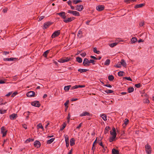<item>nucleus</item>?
I'll return each instance as SVG.
<instances>
[{
    "label": "nucleus",
    "instance_id": "f257e3e1",
    "mask_svg": "<svg viewBox=\"0 0 154 154\" xmlns=\"http://www.w3.org/2000/svg\"><path fill=\"white\" fill-rule=\"evenodd\" d=\"M57 14L59 15L62 19H64L63 21L66 23L70 22L75 19V18L74 17H70L66 18V13L63 11L57 13Z\"/></svg>",
    "mask_w": 154,
    "mask_h": 154
},
{
    "label": "nucleus",
    "instance_id": "f03ea898",
    "mask_svg": "<svg viewBox=\"0 0 154 154\" xmlns=\"http://www.w3.org/2000/svg\"><path fill=\"white\" fill-rule=\"evenodd\" d=\"M67 12L68 13L72 14L75 16H80L79 13L78 12L76 11L69 10L67 11Z\"/></svg>",
    "mask_w": 154,
    "mask_h": 154
},
{
    "label": "nucleus",
    "instance_id": "7ed1b4c3",
    "mask_svg": "<svg viewBox=\"0 0 154 154\" xmlns=\"http://www.w3.org/2000/svg\"><path fill=\"white\" fill-rule=\"evenodd\" d=\"M83 65L84 66L86 67H88L90 66V64L89 60L87 58H85L84 59L83 63Z\"/></svg>",
    "mask_w": 154,
    "mask_h": 154
},
{
    "label": "nucleus",
    "instance_id": "20e7f679",
    "mask_svg": "<svg viewBox=\"0 0 154 154\" xmlns=\"http://www.w3.org/2000/svg\"><path fill=\"white\" fill-rule=\"evenodd\" d=\"M145 148L146 149V151L147 154H151V147L148 144H147L145 145Z\"/></svg>",
    "mask_w": 154,
    "mask_h": 154
},
{
    "label": "nucleus",
    "instance_id": "39448f33",
    "mask_svg": "<svg viewBox=\"0 0 154 154\" xmlns=\"http://www.w3.org/2000/svg\"><path fill=\"white\" fill-rule=\"evenodd\" d=\"M70 59V58L69 57H64L63 58H62L59 60H58V62L61 63H65L67 61H68Z\"/></svg>",
    "mask_w": 154,
    "mask_h": 154
},
{
    "label": "nucleus",
    "instance_id": "423d86ee",
    "mask_svg": "<svg viewBox=\"0 0 154 154\" xmlns=\"http://www.w3.org/2000/svg\"><path fill=\"white\" fill-rule=\"evenodd\" d=\"M60 30L56 31L52 34L51 37L52 38H54L60 35Z\"/></svg>",
    "mask_w": 154,
    "mask_h": 154
},
{
    "label": "nucleus",
    "instance_id": "0eeeda50",
    "mask_svg": "<svg viewBox=\"0 0 154 154\" xmlns=\"http://www.w3.org/2000/svg\"><path fill=\"white\" fill-rule=\"evenodd\" d=\"M31 105L34 106L39 107L40 106L41 104L38 101H35L31 103Z\"/></svg>",
    "mask_w": 154,
    "mask_h": 154
},
{
    "label": "nucleus",
    "instance_id": "6e6552de",
    "mask_svg": "<svg viewBox=\"0 0 154 154\" xmlns=\"http://www.w3.org/2000/svg\"><path fill=\"white\" fill-rule=\"evenodd\" d=\"M52 23L50 22H46L44 23L43 28L44 29H46Z\"/></svg>",
    "mask_w": 154,
    "mask_h": 154
},
{
    "label": "nucleus",
    "instance_id": "1a4fd4ad",
    "mask_svg": "<svg viewBox=\"0 0 154 154\" xmlns=\"http://www.w3.org/2000/svg\"><path fill=\"white\" fill-rule=\"evenodd\" d=\"M35 95V93L33 91H30L28 92L27 94L26 95L28 97H34Z\"/></svg>",
    "mask_w": 154,
    "mask_h": 154
},
{
    "label": "nucleus",
    "instance_id": "9d476101",
    "mask_svg": "<svg viewBox=\"0 0 154 154\" xmlns=\"http://www.w3.org/2000/svg\"><path fill=\"white\" fill-rule=\"evenodd\" d=\"M7 131L6 130L4 127H2L1 128V132L2 134V137L5 136L7 134Z\"/></svg>",
    "mask_w": 154,
    "mask_h": 154
},
{
    "label": "nucleus",
    "instance_id": "9b49d317",
    "mask_svg": "<svg viewBox=\"0 0 154 154\" xmlns=\"http://www.w3.org/2000/svg\"><path fill=\"white\" fill-rule=\"evenodd\" d=\"M110 134L112 136L116 137L117 134L116 132V129L114 127L112 128V131H110Z\"/></svg>",
    "mask_w": 154,
    "mask_h": 154
},
{
    "label": "nucleus",
    "instance_id": "f8f14e48",
    "mask_svg": "<svg viewBox=\"0 0 154 154\" xmlns=\"http://www.w3.org/2000/svg\"><path fill=\"white\" fill-rule=\"evenodd\" d=\"M104 9V6L103 5H99L96 7L97 10L100 11L103 10Z\"/></svg>",
    "mask_w": 154,
    "mask_h": 154
},
{
    "label": "nucleus",
    "instance_id": "ddd939ff",
    "mask_svg": "<svg viewBox=\"0 0 154 154\" xmlns=\"http://www.w3.org/2000/svg\"><path fill=\"white\" fill-rule=\"evenodd\" d=\"M84 8L82 5H77L76 6V8L75 10L79 11H82L83 9Z\"/></svg>",
    "mask_w": 154,
    "mask_h": 154
},
{
    "label": "nucleus",
    "instance_id": "4468645a",
    "mask_svg": "<svg viewBox=\"0 0 154 154\" xmlns=\"http://www.w3.org/2000/svg\"><path fill=\"white\" fill-rule=\"evenodd\" d=\"M34 146L38 148L40 147L41 146V143L38 140H36L34 142Z\"/></svg>",
    "mask_w": 154,
    "mask_h": 154
},
{
    "label": "nucleus",
    "instance_id": "2eb2a0df",
    "mask_svg": "<svg viewBox=\"0 0 154 154\" xmlns=\"http://www.w3.org/2000/svg\"><path fill=\"white\" fill-rule=\"evenodd\" d=\"M17 116V115L14 113H13L11 115H10L9 117L11 120H14L15 119Z\"/></svg>",
    "mask_w": 154,
    "mask_h": 154
},
{
    "label": "nucleus",
    "instance_id": "dca6fc26",
    "mask_svg": "<svg viewBox=\"0 0 154 154\" xmlns=\"http://www.w3.org/2000/svg\"><path fill=\"white\" fill-rule=\"evenodd\" d=\"M145 5V3H142L139 4H137L135 6L134 8H140L142 7Z\"/></svg>",
    "mask_w": 154,
    "mask_h": 154
},
{
    "label": "nucleus",
    "instance_id": "f3484780",
    "mask_svg": "<svg viewBox=\"0 0 154 154\" xmlns=\"http://www.w3.org/2000/svg\"><path fill=\"white\" fill-rule=\"evenodd\" d=\"M81 116H90V114L89 112H84L82 113L80 115Z\"/></svg>",
    "mask_w": 154,
    "mask_h": 154
},
{
    "label": "nucleus",
    "instance_id": "a211bd4d",
    "mask_svg": "<svg viewBox=\"0 0 154 154\" xmlns=\"http://www.w3.org/2000/svg\"><path fill=\"white\" fill-rule=\"evenodd\" d=\"M129 122V120L128 119H125L124 122L122 125V126H123L124 128L126 127V126L128 123Z\"/></svg>",
    "mask_w": 154,
    "mask_h": 154
},
{
    "label": "nucleus",
    "instance_id": "6ab92c4d",
    "mask_svg": "<svg viewBox=\"0 0 154 154\" xmlns=\"http://www.w3.org/2000/svg\"><path fill=\"white\" fill-rule=\"evenodd\" d=\"M75 140L74 138H71L70 140V145L71 146H72L75 144Z\"/></svg>",
    "mask_w": 154,
    "mask_h": 154
},
{
    "label": "nucleus",
    "instance_id": "aec40b11",
    "mask_svg": "<svg viewBox=\"0 0 154 154\" xmlns=\"http://www.w3.org/2000/svg\"><path fill=\"white\" fill-rule=\"evenodd\" d=\"M120 63H121V65H122L124 67H126V64L124 60H122Z\"/></svg>",
    "mask_w": 154,
    "mask_h": 154
},
{
    "label": "nucleus",
    "instance_id": "412c9836",
    "mask_svg": "<svg viewBox=\"0 0 154 154\" xmlns=\"http://www.w3.org/2000/svg\"><path fill=\"white\" fill-rule=\"evenodd\" d=\"M137 41V39L135 37H132L131 39V43H134Z\"/></svg>",
    "mask_w": 154,
    "mask_h": 154
},
{
    "label": "nucleus",
    "instance_id": "4be33fe9",
    "mask_svg": "<svg viewBox=\"0 0 154 154\" xmlns=\"http://www.w3.org/2000/svg\"><path fill=\"white\" fill-rule=\"evenodd\" d=\"M119 151L115 149H113L112 150V154H119Z\"/></svg>",
    "mask_w": 154,
    "mask_h": 154
},
{
    "label": "nucleus",
    "instance_id": "5701e85b",
    "mask_svg": "<svg viewBox=\"0 0 154 154\" xmlns=\"http://www.w3.org/2000/svg\"><path fill=\"white\" fill-rule=\"evenodd\" d=\"M116 137L112 136L110 137L109 138V141L110 142H112L113 141H114L116 139Z\"/></svg>",
    "mask_w": 154,
    "mask_h": 154
},
{
    "label": "nucleus",
    "instance_id": "b1692460",
    "mask_svg": "<svg viewBox=\"0 0 154 154\" xmlns=\"http://www.w3.org/2000/svg\"><path fill=\"white\" fill-rule=\"evenodd\" d=\"M15 59L16 58H13L12 57H11L10 58H4L3 60L4 61H13L14 59Z\"/></svg>",
    "mask_w": 154,
    "mask_h": 154
},
{
    "label": "nucleus",
    "instance_id": "393cba45",
    "mask_svg": "<svg viewBox=\"0 0 154 154\" xmlns=\"http://www.w3.org/2000/svg\"><path fill=\"white\" fill-rule=\"evenodd\" d=\"M88 70V69H79L78 70V71L79 72H80L81 73H82L83 72H86Z\"/></svg>",
    "mask_w": 154,
    "mask_h": 154
},
{
    "label": "nucleus",
    "instance_id": "a878e982",
    "mask_svg": "<svg viewBox=\"0 0 154 154\" xmlns=\"http://www.w3.org/2000/svg\"><path fill=\"white\" fill-rule=\"evenodd\" d=\"M110 129V128L109 127V126H106L105 128V130L104 131L105 134H106V133H108L109 130Z\"/></svg>",
    "mask_w": 154,
    "mask_h": 154
},
{
    "label": "nucleus",
    "instance_id": "bb28decb",
    "mask_svg": "<svg viewBox=\"0 0 154 154\" xmlns=\"http://www.w3.org/2000/svg\"><path fill=\"white\" fill-rule=\"evenodd\" d=\"M101 117L103 119L104 121L107 120V116L106 115L103 114L101 115Z\"/></svg>",
    "mask_w": 154,
    "mask_h": 154
},
{
    "label": "nucleus",
    "instance_id": "cd10ccee",
    "mask_svg": "<svg viewBox=\"0 0 154 154\" xmlns=\"http://www.w3.org/2000/svg\"><path fill=\"white\" fill-rule=\"evenodd\" d=\"M34 140V139H32L30 138H29L27 139L25 141V143H28L29 142L31 141H33Z\"/></svg>",
    "mask_w": 154,
    "mask_h": 154
},
{
    "label": "nucleus",
    "instance_id": "c85d7f7f",
    "mask_svg": "<svg viewBox=\"0 0 154 154\" xmlns=\"http://www.w3.org/2000/svg\"><path fill=\"white\" fill-rule=\"evenodd\" d=\"M134 91V88L133 87H129L128 89V92L130 93L133 92Z\"/></svg>",
    "mask_w": 154,
    "mask_h": 154
},
{
    "label": "nucleus",
    "instance_id": "c756f323",
    "mask_svg": "<svg viewBox=\"0 0 154 154\" xmlns=\"http://www.w3.org/2000/svg\"><path fill=\"white\" fill-rule=\"evenodd\" d=\"M82 31H81L80 30H79L77 34V35L78 37H79L80 38H81L82 37Z\"/></svg>",
    "mask_w": 154,
    "mask_h": 154
},
{
    "label": "nucleus",
    "instance_id": "7c9ffc66",
    "mask_svg": "<svg viewBox=\"0 0 154 154\" xmlns=\"http://www.w3.org/2000/svg\"><path fill=\"white\" fill-rule=\"evenodd\" d=\"M71 87V85L65 86L64 88V90L66 91H68Z\"/></svg>",
    "mask_w": 154,
    "mask_h": 154
},
{
    "label": "nucleus",
    "instance_id": "2f4dec72",
    "mask_svg": "<svg viewBox=\"0 0 154 154\" xmlns=\"http://www.w3.org/2000/svg\"><path fill=\"white\" fill-rule=\"evenodd\" d=\"M110 60L109 59H107L104 63V65L106 66L109 65L110 63Z\"/></svg>",
    "mask_w": 154,
    "mask_h": 154
},
{
    "label": "nucleus",
    "instance_id": "473e14b6",
    "mask_svg": "<svg viewBox=\"0 0 154 154\" xmlns=\"http://www.w3.org/2000/svg\"><path fill=\"white\" fill-rule=\"evenodd\" d=\"M49 51L50 50H48L45 51L43 54V56H44L45 57H47L48 54L49 52Z\"/></svg>",
    "mask_w": 154,
    "mask_h": 154
},
{
    "label": "nucleus",
    "instance_id": "72a5a7b5",
    "mask_svg": "<svg viewBox=\"0 0 154 154\" xmlns=\"http://www.w3.org/2000/svg\"><path fill=\"white\" fill-rule=\"evenodd\" d=\"M108 79L110 81H112L114 79V77L113 75H110L108 76Z\"/></svg>",
    "mask_w": 154,
    "mask_h": 154
},
{
    "label": "nucleus",
    "instance_id": "f704fd0d",
    "mask_svg": "<svg viewBox=\"0 0 154 154\" xmlns=\"http://www.w3.org/2000/svg\"><path fill=\"white\" fill-rule=\"evenodd\" d=\"M76 60L79 63H82V58L79 57H77L76 58Z\"/></svg>",
    "mask_w": 154,
    "mask_h": 154
},
{
    "label": "nucleus",
    "instance_id": "c9c22d12",
    "mask_svg": "<svg viewBox=\"0 0 154 154\" xmlns=\"http://www.w3.org/2000/svg\"><path fill=\"white\" fill-rule=\"evenodd\" d=\"M54 140V138H51V139L49 140H48L47 141V143L48 144H50Z\"/></svg>",
    "mask_w": 154,
    "mask_h": 154
},
{
    "label": "nucleus",
    "instance_id": "e433bc0d",
    "mask_svg": "<svg viewBox=\"0 0 154 154\" xmlns=\"http://www.w3.org/2000/svg\"><path fill=\"white\" fill-rule=\"evenodd\" d=\"M30 113V112H29L28 111L27 112H25L24 113V115L25 116L26 115H27L26 117V119H28V118L29 117V114Z\"/></svg>",
    "mask_w": 154,
    "mask_h": 154
},
{
    "label": "nucleus",
    "instance_id": "4c0bfd02",
    "mask_svg": "<svg viewBox=\"0 0 154 154\" xmlns=\"http://www.w3.org/2000/svg\"><path fill=\"white\" fill-rule=\"evenodd\" d=\"M82 2V1L80 0H72L73 3L75 4Z\"/></svg>",
    "mask_w": 154,
    "mask_h": 154
},
{
    "label": "nucleus",
    "instance_id": "58836bf2",
    "mask_svg": "<svg viewBox=\"0 0 154 154\" xmlns=\"http://www.w3.org/2000/svg\"><path fill=\"white\" fill-rule=\"evenodd\" d=\"M66 126V124L65 123H64L62 125V127L61 128L60 130L62 131L63 130L64 128H65Z\"/></svg>",
    "mask_w": 154,
    "mask_h": 154
},
{
    "label": "nucleus",
    "instance_id": "ea45409f",
    "mask_svg": "<svg viewBox=\"0 0 154 154\" xmlns=\"http://www.w3.org/2000/svg\"><path fill=\"white\" fill-rule=\"evenodd\" d=\"M136 0H125V1L127 3H130V2H135Z\"/></svg>",
    "mask_w": 154,
    "mask_h": 154
},
{
    "label": "nucleus",
    "instance_id": "a19ab883",
    "mask_svg": "<svg viewBox=\"0 0 154 154\" xmlns=\"http://www.w3.org/2000/svg\"><path fill=\"white\" fill-rule=\"evenodd\" d=\"M117 44V43L115 42L110 44L109 45L111 47L113 48L116 46Z\"/></svg>",
    "mask_w": 154,
    "mask_h": 154
},
{
    "label": "nucleus",
    "instance_id": "79ce46f5",
    "mask_svg": "<svg viewBox=\"0 0 154 154\" xmlns=\"http://www.w3.org/2000/svg\"><path fill=\"white\" fill-rule=\"evenodd\" d=\"M64 137L65 139V141H69V137L68 135H64Z\"/></svg>",
    "mask_w": 154,
    "mask_h": 154
},
{
    "label": "nucleus",
    "instance_id": "37998d69",
    "mask_svg": "<svg viewBox=\"0 0 154 154\" xmlns=\"http://www.w3.org/2000/svg\"><path fill=\"white\" fill-rule=\"evenodd\" d=\"M113 91L111 90H107L106 91H105V92L107 93H112Z\"/></svg>",
    "mask_w": 154,
    "mask_h": 154
},
{
    "label": "nucleus",
    "instance_id": "c03bdc74",
    "mask_svg": "<svg viewBox=\"0 0 154 154\" xmlns=\"http://www.w3.org/2000/svg\"><path fill=\"white\" fill-rule=\"evenodd\" d=\"M121 64L120 62H119L117 63V64L115 66L116 67L118 68H120L121 67Z\"/></svg>",
    "mask_w": 154,
    "mask_h": 154
},
{
    "label": "nucleus",
    "instance_id": "a18cd8bd",
    "mask_svg": "<svg viewBox=\"0 0 154 154\" xmlns=\"http://www.w3.org/2000/svg\"><path fill=\"white\" fill-rule=\"evenodd\" d=\"M124 73V72L123 71H119L118 72V76H122L123 75V73Z\"/></svg>",
    "mask_w": 154,
    "mask_h": 154
},
{
    "label": "nucleus",
    "instance_id": "49530a36",
    "mask_svg": "<svg viewBox=\"0 0 154 154\" xmlns=\"http://www.w3.org/2000/svg\"><path fill=\"white\" fill-rule=\"evenodd\" d=\"M124 79H127L128 80H129L132 81V80L130 77H125L124 78Z\"/></svg>",
    "mask_w": 154,
    "mask_h": 154
},
{
    "label": "nucleus",
    "instance_id": "de8ad7c7",
    "mask_svg": "<svg viewBox=\"0 0 154 154\" xmlns=\"http://www.w3.org/2000/svg\"><path fill=\"white\" fill-rule=\"evenodd\" d=\"M135 86L137 88H139L141 87V85L140 83H138V84H135Z\"/></svg>",
    "mask_w": 154,
    "mask_h": 154
},
{
    "label": "nucleus",
    "instance_id": "09e8293b",
    "mask_svg": "<svg viewBox=\"0 0 154 154\" xmlns=\"http://www.w3.org/2000/svg\"><path fill=\"white\" fill-rule=\"evenodd\" d=\"M37 126L38 127V129L39 128H41L42 129H43V127L42 126V125H41L40 124H39L37 125Z\"/></svg>",
    "mask_w": 154,
    "mask_h": 154
},
{
    "label": "nucleus",
    "instance_id": "8fccbe9b",
    "mask_svg": "<svg viewBox=\"0 0 154 154\" xmlns=\"http://www.w3.org/2000/svg\"><path fill=\"white\" fill-rule=\"evenodd\" d=\"M18 94L17 92H14L13 94L11 95V97H13L16 96Z\"/></svg>",
    "mask_w": 154,
    "mask_h": 154
},
{
    "label": "nucleus",
    "instance_id": "3c124183",
    "mask_svg": "<svg viewBox=\"0 0 154 154\" xmlns=\"http://www.w3.org/2000/svg\"><path fill=\"white\" fill-rule=\"evenodd\" d=\"M89 62H90V63H92L94 65L95 64V61L94 60H89Z\"/></svg>",
    "mask_w": 154,
    "mask_h": 154
},
{
    "label": "nucleus",
    "instance_id": "603ef678",
    "mask_svg": "<svg viewBox=\"0 0 154 154\" xmlns=\"http://www.w3.org/2000/svg\"><path fill=\"white\" fill-rule=\"evenodd\" d=\"M103 149L102 150V152H104L106 151V150L107 149V148L106 147H104V146H103Z\"/></svg>",
    "mask_w": 154,
    "mask_h": 154
},
{
    "label": "nucleus",
    "instance_id": "864d4df0",
    "mask_svg": "<svg viewBox=\"0 0 154 154\" xmlns=\"http://www.w3.org/2000/svg\"><path fill=\"white\" fill-rule=\"evenodd\" d=\"M6 112V110H2L0 109V113L1 114H3Z\"/></svg>",
    "mask_w": 154,
    "mask_h": 154
},
{
    "label": "nucleus",
    "instance_id": "5fc2aeb1",
    "mask_svg": "<svg viewBox=\"0 0 154 154\" xmlns=\"http://www.w3.org/2000/svg\"><path fill=\"white\" fill-rule=\"evenodd\" d=\"M77 88V85H75L74 86L72 87L70 89L71 90H73Z\"/></svg>",
    "mask_w": 154,
    "mask_h": 154
},
{
    "label": "nucleus",
    "instance_id": "6e6d98bb",
    "mask_svg": "<svg viewBox=\"0 0 154 154\" xmlns=\"http://www.w3.org/2000/svg\"><path fill=\"white\" fill-rule=\"evenodd\" d=\"M72 1L70 0L67 2L68 4L70 6H71V5H72Z\"/></svg>",
    "mask_w": 154,
    "mask_h": 154
},
{
    "label": "nucleus",
    "instance_id": "4d7b16f0",
    "mask_svg": "<svg viewBox=\"0 0 154 154\" xmlns=\"http://www.w3.org/2000/svg\"><path fill=\"white\" fill-rule=\"evenodd\" d=\"M45 18V16H41L39 18V19L38 20V21H41V20H42V19H43L44 18Z\"/></svg>",
    "mask_w": 154,
    "mask_h": 154
},
{
    "label": "nucleus",
    "instance_id": "13d9d810",
    "mask_svg": "<svg viewBox=\"0 0 154 154\" xmlns=\"http://www.w3.org/2000/svg\"><path fill=\"white\" fill-rule=\"evenodd\" d=\"M104 86L110 88L112 87V86L109 84H107L106 85H105Z\"/></svg>",
    "mask_w": 154,
    "mask_h": 154
},
{
    "label": "nucleus",
    "instance_id": "bf43d9fd",
    "mask_svg": "<svg viewBox=\"0 0 154 154\" xmlns=\"http://www.w3.org/2000/svg\"><path fill=\"white\" fill-rule=\"evenodd\" d=\"M144 25V22H141L140 24V27L143 26Z\"/></svg>",
    "mask_w": 154,
    "mask_h": 154
},
{
    "label": "nucleus",
    "instance_id": "052dcab7",
    "mask_svg": "<svg viewBox=\"0 0 154 154\" xmlns=\"http://www.w3.org/2000/svg\"><path fill=\"white\" fill-rule=\"evenodd\" d=\"M96 148L94 145L93 144V146L92 148V150H93V152H94V150Z\"/></svg>",
    "mask_w": 154,
    "mask_h": 154
},
{
    "label": "nucleus",
    "instance_id": "680f3d73",
    "mask_svg": "<svg viewBox=\"0 0 154 154\" xmlns=\"http://www.w3.org/2000/svg\"><path fill=\"white\" fill-rule=\"evenodd\" d=\"M69 102V100H67L66 101V102L64 103V105L65 106H66L68 104Z\"/></svg>",
    "mask_w": 154,
    "mask_h": 154
},
{
    "label": "nucleus",
    "instance_id": "e2e57ef3",
    "mask_svg": "<svg viewBox=\"0 0 154 154\" xmlns=\"http://www.w3.org/2000/svg\"><path fill=\"white\" fill-rule=\"evenodd\" d=\"M82 123H80L79 125L76 127V128L80 129L81 128V127L82 126Z\"/></svg>",
    "mask_w": 154,
    "mask_h": 154
},
{
    "label": "nucleus",
    "instance_id": "0e129e2a",
    "mask_svg": "<svg viewBox=\"0 0 154 154\" xmlns=\"http://www.w3.org/2000/svg\"><path fill=\"white\" fill-rule=\"evenodd\" d=\"M77 88H84L85 87V85H77Z\"/></svg>",
    "mask_w": 154,
    "mask_h": 154
},
{
    "label": "nucleus",
    "instance_id": "69168bd1",
    "mask_svg": "<svg viewBox=\"0 0 154 154\" xmlns=\"http://www.w3.org/2000/svg\"><path fill=\"white\" fill-rule=\"evenodd\" d=\"M90 57L91 58L93 59L97 60V58H96L95 56L91 55L90 56Z\"/></svg>",
    "mask_w": 154,
    "mask_h": 154
},
{
    "label": "nucleus",
    "instance_id": "338daca9",
    "mask_svg": "<svg viewBox=\"0 0 154 154\" xmlns=\"http://www.w3.org/2000/svg\"><path fill=\"white\" fill-rule=\"evenodd\" d=\"M81 55L82 57H85L86 56V54L85 53H82V54H81Z\"/></svg>",
    "mask_w": 154,
    "mask_h": 154
},
{
    "label": "nucleus",
    "instance_id": "774afa93",
    "mask_svg": "<svg viewBox=\"0 0 154 154\" xmlns=\"http://www.w3.org/2000/svg\"><path fill=\"white\" fill-rule=\"evenodd\" d=\"M97 51V48L96 47H94L93 48V51L94 53H96Z\"/></svg>",
    "mask_w": 154,
    "mask_h": 154
}]
</instances>
